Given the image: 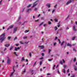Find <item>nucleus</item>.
<instances>
[{
	"label": "nucleus",
	"mask_w": 77,
	"mask_h": 77,
	"mask_svg": "<svg viewBox=\"0 0 77 77\" xmlns=\"http://www.w3.org/2000/svg\"><path fill=\"white\" fill-rule=\"evenodd\" d=\"M6 37H5V33L2 34L0 36V40H1V42L5 39Z\"/></svg>",
	"instance_id": "f257e3e1"
},
{
	"label": "nucleus",
	"mask_w": 77,
	"mask_h": 77,
	"mask_svg": "<svg viewBox=\"0 0 77 77\" xmlns=\"http://www.w3.org/2000/svg\"><path fill=\"white\" fill-rule=\"evenodd\" d=\"M13 72H12L10 74L11 77V76H12V75H13L14 73V72H15V70H14V68H15V66H13Z\"/></svg>",
	"instance_id": "f03ea898"
},
{
	"label": "nucleus",
	"mask_w": 77,
	"mask_h": 77,
	"mask_svg": "<svg viewBox=\"0 0 77 77\" xmlns=\"http://www.w3.org/2000/svg\"><path fill=\"white\" fill-rule=\"evenodd\" d=\"M14 27V25H12L10 26L8 28L7 30H9V29H11V28H12Z\"/></svg>",
	"instance_id": "7ed1b4c3"
},
{
	"label": "nucleus",
	"mask_w": 77,
	"mask_h": 77,
	"mask_svg": "<svg viewBox=\"0 0 77 77\" xmlns=\"http://www.w3.org/2000/svg\"><path fill=\"white\" fill-rule=\"evenodd\" d=\"M31 11L32 9L31 8L27 9L26 10V12L28 13L31 12Z\"/></svg>",
	"instance_id": "20e7f679"
},
{
	"label": "nucleus",
	"mask_w": 77,
	"mask_h": 77,
	"mask_svg": "<svg viewBox=\"0 0 77 77\" xmlns=\"http://www.w3.org/2000/svg\"><path fill=\"white\" fill-rule=\"evenodd\" d=\"M37 2H38V1H37L33 4V6H32L33 8H34V7L36 5H37Z\"/></svg>",
	"instance_id": "39448f33"
},
{
	"label": "nucleus",
	"mask_w": 77,
	"mask_h": 77,
	"mask_svg": "<svg viewBox=\"0 0 77 77\" xmlns=\"http://www.w3.org/2000/svg\"><path fill=\"white\" fill-rule=\"evenodd\" d=\"M10 62H11V59H10L9 58H8L7 60V63L8 64H9Z\"/></svg>",
	"instance_id": "423d86ee"
},
{
	"label": "nucleus",
	"mask_w": 77,
	"mask_h": 77,
	"mask_svg": "<svg viewBox=\"0 0 77 77\" xmlns=\"http://www.w3.org/2000/svg\"><path fill=\"white\" fill-rule=\"evenodd\" d=\"M71 2L72 1H71V0H69L66 3V5H68V4H69V3H71Z\"/></svg>",
	"instance_id": "0eeeda50"
},
{
	"label": "nucleus",
	"mask_w": 77,
	"mask_h": 77,
	"mask_svg": "<svg viewBox=\"0 0 77 77\" xmlns=\"http://www.w3.org/2000/svg\"><path fill=\"white\" fill-rule=\"evenodd\" d=\"M20 49V47H18L17 48L15 47V51H17V50H19Z\"/></svg>",
	"instance_id": "6e6552de"
},
{
	"label": "nucleus",
	"mask_w": 77,
	"mask_h": 77,
	"mask_svg": "<svg viewBox=\"0 0 77 77\" xmlns=\"http://www.w3.org/2000/svg\"><path fill=\"white\" fill-rule=\"evenodd\" d=\"M46 6H47V7H48L49 8H50V4H47L46 5Z\"/></svg>",
	"instance_id": "1a4fd4ad"
},
{
	"label": "nucleus",
	"mask_w": 77,
	"mask_h": 77,
	"mask_svg": "<svg viewBox=\"0 0 77 77\" xmlns=\"http://www.w3.org/2000/svg\"><path fill=\"white\" fill-rule=\"evenodd\" d=\"M17 28H15L14 29L13 33H15V32H16V31H17Z\"/></svg>",
	"instance_id": "9d476101"
},
{
	"label": "nucleus",
	"mask_w": 77,
	"mask_h": 77,
	"mask_svg": "<svg viewBox=\"0 0 77 77\" xmlns=\"http://www.w3.org/2000/svg\"><path fill=\"white\" fill-rule=\"evenodd\" d=\"M38 47H40V48H42V49H43V48H44V47L43 46H39Z\"/></svg>",
	"instance_id": "9b49d317"
},
{
	"label": "nucleus",
	"mask_w": 77,
	"mask_h": 77,
	"mask_svg": "<svg viewBox=\"0 0 77 77\" xmlns=\"http://www.w3.org/2000/svg\"><path fill=\"white\" fill-rule=\"evenodd\" d=\"M75 26H73V29L74 31H76V29H75Z\"/></svg>",
	"instance_id": "f8f14e48"
},
{
	"label": "nucleus",
	"mask_w": 77,
	"mask_h": 77,
	"mask_svg": "<svg viewBox=\"0 0 77 77\" xmlns=\"http://www.w3.org/2000/svg\"><path fill=\"white\" fill-rule=\"evenodd\" d=\"M67 46H69V47H71L72 46L69 43H68L67 44Z\"/></svg>",
	"instance_id": "ddd939ff"
},
{
	"label": "nucleus",
	"mask_w": 77,
	"mask_h": 77,
	"mask_svg": "<svg viewBox=\"0 0 77 77\" xmlns=\"http://www.w3.org/2000/svg\"><path fill=\"white\" fill-rule=\"evenodd\" d=\"M42 62H43V61H41L40 62V64L39 65H42Z\"/></svg>",
	"instance_id": "4468645a"
},
{
	"label": "nucleus",
	"mask_w": 77,
	"mask_h": 77,
	"mask_svg": "<svg viewBox=\"0 0 77 77\" xmlns=\"http://www.w3.org/2000/svg\"><path fill=\"white\" fill-rule=\"evenodd\" d=\"M65 43V41H63V42H62L61 44V45H63V44Z\"/></svg>",
	"instance_id": "2eb2a0df"
},
{
	"label": "nucleus",
	"mask_w": 77,
	"mask_h": 77,
	"mask_svg": "<svg viewBox=\"0 0 77 77\" xmlns=\"http://www.w3.org/2000/svg\"><path fill=\"white\" fill-rule=\"evenodd\" d=\"M63 72L65 74V70L64 69H63Z\"/></svg>",
	"instance_id": "dca6fc26"
},
{
	"label": "nucleus",
	"mask_w": 77,
	"mask_h": 77,
	"mask_svg": "<svg viewBox=\"0 0 77 77\" xmlns=\"http://www.w3.org/2000/svg\"><path fill=\"white\" fill-rule=\"evenodd\" d=\"M9 45H10L7 44L5 45V47H9Z\"/></svg>",
	"instance_id": "f3484780"
},
{
	"label": "nucleus",
	"mask_w": 77,
	"mask_h": 77,
	"mask_svg": "<svg viewBox=\"0 0 77 77\" xmlns=\"http://www.w3.org/2000/svg\"><path fill=\"white\" fill-rule=\"evenodd\" d=\"M31 6H32V4H30L27 6V8H30Z\"/></svg>",
	"instance_id": "a211bd4d"
},
{
	"label": "nucleus",
	"mask_w": 77,
	"mask_h": 77,
	"mask_svg": "<svg viewBox=\"0 0 77 77\" xmlns=\"http://www.w3.org/2000/svg\"><path fill=\"white\" fill-rule=\"evenodd\" d=\"M56 66V65L55 64L54 65V66L53 67V69H55V66Z\"/></svg>",
	"instance_id": "6ab92c4d"
},
{
	"label": "nucleus",
	"mask_w": 77,
	"mask_h": 77,
	"mask_svg": "<svg viewBox=\"0 0 77 77\" xmlns=\"http://www.w3.org/2000/svg\"><path fill=\"white\" fill-rule=\"evenodd\" d=\"M20 18H21V16H19V19L18 20L17 22H18V21H20Z\"/></svg>",
	"instance_id": "aec40b11"
},
{
	"label": "nucleus",
	"mask_w": 77,
	"mask_h": 77,
	"mask_svg": "<svg viewBox=\"0 0 77 77\" xmlns=\"http://www.w3.org/2000/svg\"><path fill=\"white\" fill-rule=\"evenodd\" d=\"M20 43L21 44H24V42L23 41H20Z\"/></svg>",
	"instance_id": "412c9836"
},
{
	"label": "nucleus",
	"mask_w": 77,
	"mask_h": 77,
	"mask_svg": "<svg viewBox=\"0 0 77 77\" xmlns=\"http://www.w3.org/2000/svg\"><path fill=\"white\" fill-rule=\"evenodd\" d=\"M25 44H28V43H29V41L28 42H24Z\"/></svg>",
	"instance_id": "4be33fe9"
},
{
	"label": "nucleus",
	"mask_w": 77,
	"mask_h": 77,
	"mask_svg": "<svg viewBox=\"0 0 77 77\" xmlns=\"http://www.w3.org/2000/svg\"><path fill=\"white\" fill-rule=\"evenodd\" d=\"M58 20H57V19L56 18L54 20L55 21V22H57Z\"/></svg>",
	"instance_id": "5701e85b"
},
{
	"label": "nucleus",
	"mask_w": 77,
	"mask_h": 77,
	"mask_svg": "<svg viewBox=\"0 0 77 77\" xmlns=\"http://www.w3.org/2000/svg\"><path fill=\"white\" fill-rule=\"evenodd\" d=\"M75 38V37H74L72 38V40H73V41L74 40Z\"/></svg>",
	"instance_id": "b1692460"
},
{
	"label": "nucleus",
	"mask_w": 77,
	"mask_h": 77,
	"mask_svg": "<svg viewBox=\"0 0 77 77\" xmlns=\"http://www.w3.org/2000/svg\"><path fill=\"white\" fill-rule=\"evenodd\" d=\"M27 36H25V37H24L23 38L24 39H27Z\"/></svg>",
	"instance_id": "393cba45"
},
{
	"label": "nucleus",
	"mask_w": 77,
	"mask_h": 77,
	"mask_svg": "<svg viewBox=\"0 0 77 77\" xmlns=\"http://www.w3.org/2000/svg\"><path fill=\"white\" fill-rule=\"evenodd\" d=\"M23 60H24V57H23L22 58L21 61H23Z\"/></svg>",
	"instance_id": "a878e982"
},
{
	"label": "nucleus",
	"mask_w": 77,
	"mask_h": 77,
	"mask_svg": "<svg viewBox=\"0 0 77 77\" xmlns=\"http://www.w3.org/2000/svg\"><path fill=\"white\" fill-rule=\"evenodd\" d=\"M14 54H15L16 56H18V54H16V52H14Z\"/></svg>",
	"instance_id": "bb28decb"
},
{
	"label": "nucleus",
	"mask_w": 77,
	"mask_h": 77,
	"mask_svg": "<svg viewBox=\"0 0 77 77\" xmlns=\"http://www.w3.org/2000/svg\"><path fill=\"white\" fill-rule=\"evenodd\" d=\"M57 72L58 73V74H60V73L59 72V69H57Z\"/></svg>",
	"instance_id": "cd10ccee"
},
{
	"label": "nucleus",
	"mask_w": 77,
	"mask_h": 77,
	"mask_svg": "<svg viewBox=\"0 0 77 77\" xmlns=\"http://www.w3.org/2000/svg\"><path fill=\"white\" fill-rule=\"evenodd\" d=\"M54 29H55V30H56L57 29V27L55 26V27Z\"/></svg>",
	"instance_id": "c85d7f7f"
},
{
	"label": "nucleus",
	"mask_w": 77,
	"mask_h": 77,
	"mask_svg": "<svg viewBox=\"0 0 77 77\" xmlns=\"http://www.w3.org/2000/svg\"><path fill=\"white\" fill-rule=\"evenodd\" d=\"M13 48V46H11V47H10V50H12V49Z\"/></svg>",
	"instance_id": "c756f323"
},
{
	"label": "nucleus",
	"mask_w": 77,
	"mask_h": 77,
	"mask_svg": "<svg viewBox=\"0 0 77 77\" xmlns=\"http://www.w3.org/2000/svg\"><path fill=\"white\" fill-rule=\"evenodd\" d=\"M74 70H75V71H77V69L76 67H74Z\"/></svg>",
	"instance_id": "7c9ffc66"
},
{
	"label": "nucleus",
	"mask_w": 77,
	"mask_h": 77,
	"mask_svg": "<svg viewBox=\"0 0 77 77\" xmlns=\"http://www.w3.org/2000/svg\"><path fill=\"white\" fill-rule=\"evenodd\" d=\"M29 55L30 56V57H31V56H32V54L31 53V52L29 53Z\"/></svg>",
	"instance_id": "2f4dec72"
},
{
	"label": "nucleus",
	"mask_w": 77,
	"mask_h": 77,
	"mask_svg": "<svg viewBox=\"0 0 77 77\" xmlns=\"http://www.w3.org/2000/svg\"><path fill=\"white\" fill-rule=\"evenodd\" d=\"M29 32V30H26L25 31V33H27V32Z\"/></svg>",
	"instance_id": "473e14b6"
},
{
	"label": "nucleus",
	"mask_w": 77,
	"mask_h": 77,
	"mask_svg": "<svg viewBox=\"0 0 77 77\" xmlns=\"http://www.w3.org/2000/svg\"><path fill=\"white\" fill-rule=\"evenodd\" d=\"M34 10L35 11H37V10H38V8H35Z\"/></svg>",
	"instance_id": "72a5a7b5"
},
{
	"label": "nucleus",
	"mask_w": 77,
	"mask_h": 77,
	"mask_svg": "<svg viewBox=\"0 0 77 77\" xmlns=\"http://www.w3.org/2000/svg\"><path fill=\"white\" fill-rule=\"evenodd\" d=\"M44 23V22H42V23H41L40 25H39V26H41V25H42V24H43V23Z\"/></svg>",
	"instance_id": "f704fd0d"
},
{
	"label": "nucleus",
	"mask_w": 77,
	"mask_h": 77,
	"mask_svg": "<svg viewBox=\"0 0 77 77\" xmlns=\"http://www.w3.org/2000/svg\"><path fill=\"white\" fill-rule=\"evenodd\" d=\"M30 71H31L32 72V74H33V70H30Z\"/></svg>",
	"instance_id": "c9c22d12"
},
{
	"label": "nucleus",
	"mask_w": 77,
	"mask_h": 77,
	"mask_svg": "<svg viewBox=\"0 0 77 77\" xmlns=\"http://www.w3.org/2000/svg\"><path fill=\"white\" fill-rule=\"evenodd\" d=\"M53 60V59H48V60L49 62H50V61H51V60Z\"/></svg>",
	"instance_id": "e433bc0d"
},
{
	"label": "nucleus",
	"mask_w": 77,
	"mask_h": 77,
	"mask_svg": "<svg viewBox=\"0 0 77 77\" xmlns=\"http://www.w3.org/2000/svg\"><path fill=\"white\" fill-rule=\"evenodd\" d=\"M51 49H49V54H50V52H51Z\"/></svg>",
	"instance_id": "4c0bfd02"
},
{
	"label": "nucleus",
	"mask_w": 77,
	"mask_h": 77,
	"mask_svg": "<svg viewBox=\"0 0 77 77\" xmlns=\"http://www.w3.org/2000/svg\"><path fill=\"white\" fill-rule=\"evenodd\" d=\"M76 60V58H75L73 60V61L75 62V61Z\"/></svg>",
	"instance_id": "58836bf2"
},
{
	"label": "nucleus",
	"mask_w": 77,
	"mask_h": 77,
	"mask_svg": "<svg viewBox=\"0 0 77 77\" xmlns=\"http://www.w3.org/2000/svg\"><path fill=\"white\" fill-rule=\"evenodd\" d=\"M56 6H57V4H56L55 6H54V8H56Z\"/></svg>",
	"instance_id": "ea45409f"
},
{
	"label": "nucleus",
	"mask_w": 77,
	"mask_h": 77,
	"mask_svg": "<svg viewBox=\"0 0 77 77\" xmlns=\"http://www.w3.org/2000/svg\"><path fill=\"white\" fill-rule=\"evenodd\" d=\"M60 63L61 64V65H62L63 63H62V61H60Z\"/></svg>",
	"instance_id": "a19ab883"
},
{
	"label": "nucleus",
	"mask_w": 77,
	"mask_h": 77,
	"mask_svg": "<svg viewBox=\"0 0 77 77\" xmlns=\"http://www.w3.org/2000/svg\"><path fill=\"white\" fill-rule=\"evenodd\" d=\"M26 72V69H24V71L23 72V73H24V72Z\"/></svg>",
	"instance_id": "79ce46f5"
},
{
	"label": "nucleus",
	"mask_w": 77,
	"mask_h": 77,
	"mask_svg": "<svg viewBox=\"0 0 77 77\" xmlns=\"http://www.w3.org/2000/svg\"><path fill=\"white\" fill-rule=\"evenodd\" d=\"M38 21H39V19H38L37 20H35V22H38Z\"/></svg>",
	"instance_id": "37998d69"
},
{
	"label": "nucleus",
	"mask_w": 77,
	"mask_h": 77,
	"mask_svg": "<svg viewBox=\"0 0 77 77\" xmlns=\"http://www.w3.org/2000/svg\"><path fill=\"white\" fill-rule=\"evenodd\" d=\"M64 68H66V65H64Z\"/></svg>",
	"instance_id": "c03bdc74"
},
{
	"label": "nucleus",
	"mask_w": 77,
	"mask_h": 77,
	"mask_svg": "<svg viewBox=\"0 0 77 77\" xmlns=\"http://www.w3.org/2000/svg\"><path fill=\"white\" fill-rule=\"evenodd\" d=\"M36 62H35V63H34V65H33V66H35V65H36Z\"/></svg>",
	"instance_id": "a18cd8bd"
},
{
	"label": "nucleus",
	"mask_w": 77,
	"mask_h": 77,
	"mask_svg": "<svg viewBox=\"0 0 77 77\" xmlns=\"http://www.w3.org/2000/svg\"><path fill=\"white\" fill-rule=\"evenodd\" d=\"M73 51H76V50H75V48H73Z\"/></svg>",
	"instance_id": "49530a36"
},
{
	"label": "nucleus",
	"mask_w": 77,
	"mask_h": 77,
	"mask_svg": "<svg viewBox=\"0 0 77 77\" xmlns=\"http://www.w3.org/2000/svg\"><path fill=\"white\" fill-rule=\"evenodd\" d=\"M75 77V75H73L72 76H71V77Z\"/></svg>",
	"instance_id": "de8ad7c7"
},
{
	"label": "nucleus",
	"mask_w": 77,
	"mask_h": 77,
	"mask_svg": "<svg viewBox=\"0 0 77 77\" xmlns=\"http://www.w3.org/2000/svg\"><path fill=\"white\" fill-rule=\"evenodd\" d=\"M57 39V37H56L55 38V40H56Z\"/></svg>",
	"instance_id": "09e8293b"
},
{
	"label": "nucleus",
	"mask_w": 77,
	"mask_h": 77,
	"mask_svg": "<svg viewBox=\"0 0 77 77\" xmlns=\"http://www.w3.org/2000/svg\"><path fill=\"white\" fill-rule=\"evenodd\" d=\"M58 40L59 42V44H60L61 42L60 41V39H58Z\"/></svg>",
	"instance_id": "8fccbe9b"
},
{
	"label": "nucleus",
	"mask_w": 77,
	"mask_h": 77,
	"mask_svg": "<svg viewBox=\"0 0 77 77\" xmlns=\"http://www.w3.org/2000/svg\"><path fill=\"white\" fill-rule=\"evenodd\" d=\"M48 24H51V22L50 21H49Z\"/></svg>",
	"instance_id": "3c124183"
},
{
	"label": "nucleus",
	"mask_w": 77,
	"mask_h": 77,
	"mask_svg": "<svg viewBox=\"0 0 77 77\" xmlns=\"http://www.w3.org/2000/svg\"><path fill=\"white\" fill-rule=\"evenodd\" d=\"M2 0H1V1L0 2V5H2Z\"/></svg>",
	"instance_id": "603ef678"
},
{
	"label": "nucleus",
	"mask_w": 77,
	"mask_h": 77,
	"mask_svg": "<svg viewBox=\"0 0 77 77\" xmlns=\"http://www.w3.org/2000/svg\"><path fill=\"white\" fill-rule=\"evenodd\" d=\"M42 56H44V53H42Z\"/></svg>",
	"instance_id": "864d4df0"
},
{
	"label": "nucleus",
	"mask_w": 77,
	"mask_h": 77,
	"mask_svg": "<svg viewBox=\"0 0 77 77\" xmlns=\"http://www.w3.org/2000/svg\"><path fill=\"white\" fill-rule=\"evenodd\" d=\"M63 63H65V60H63Z\"/></svg>",
	"instance_id": "5fc2aeb1"
},
{
	"label": "nucleus",
	"mask_w": 77,
	"mask_h": 77,
	"mask_svg": "<svg viewBox=\"0 0 77 77\" xmlns=\"http://www.w3.org/2000/svg\"><path fill=\"white\" fill-rule=\"evenodd\" d=\"M40 15H41V14H39L37 16V17H39Z\"/></svg>",
	"instance_id": "6e6d98bb"
},
{
	"label": "nucleus",
	"mask_w": 77,
	"mask_h": 77,
	"mask_svg": "<svg viewBox=\"0 0 77 77\" xmlns=\"http://www.w3.org/2000/svg\"><path fill=\"white\" fill-rule=\"evenodd\" d=\"M55 11L54 10H53V11H52V13H53Z\"/></svg>",
	"instance_id": "4d7b16f0"
},
{
	"label": "nucleus",
	"mask_w": 77,
	"mask_h": 77,
	"mask_svg": "<svg viewBox=\"0 0 77 77\" xmlns=\"http://www.w3.org/2000/svg\"><path fill=\"white\" fill-rule=\"evenodd\" d=\"M17 37H16L14 39V40H15V39H17Z\"/></svg>",
	"instance_id": "13d9d810"
},
{
	"label": "nucleus",
	"mask_w": 77,
	"mask_h": 77,
	"mask_svg": "<svg viewBox=\"0 0 77 77\" xmlns=\"http://www.w3.org/2000/svg\"><path fill=\"white\" fill-rule=\"evenodd\" d=\"M56 44V43H54V45H55Z\"/></svg>",
	"instance_id": "bf43d9fd"
},
{
	"label": "nucleus",
	"mask_w": 77,
	"mask_h": 77,
	"mask_svg": "<svg viewBox=\"0 0 77 77\" xmlns=\"http://www.w3.org/2000/svg\"><path fill=\"white\" fill-rule=\"evenodd\" d=\"M8 39H11V37H8Z\"/></svg>",
	"instance_id": "052dcab7"
},
{
	"label": "nucleus",
	"mask_w": 77,
	"mask_h": 77,
	"mask_svg": "<svg viewBox=\"0 0 77 77\" xmlns=\"http://www.w3.org/2000/svg\"><path fill=\"white\" fill-rule=\"evenodd\" d=\"M47 75H51V74H50V73H48V74H47Z\"/></svg>",
	"instance_id": "680f3d73"
},
{
	"label": "nucleus",
	"mask_w": 77,
	"mask_h": 77,
	"mask_svg": "<svg viewBox=\"0 0 77 77\" xmlns=\"http://www.w3.org/2000/svg\"><path fill=\"white\" fill-rule=\"evenodd\" d=\"M66 30H68V29H69V28L68 27H67L66 28Z\"/></svg>",
	"instance_id": "e2e57ef3"
},
{
	"label": "nucleus",
	"mask_w": 77,
	"mask_h": 77,
	"mask_svg": "<svg viewBox=\"0 0 77 77\" xmlns=\"http://www.w3.org/2000/svg\"><path fill=\"white\" fill-rule=\"evenodd\" d=\"M6 50V48H5L4 50V51H5Z\"/></svg>",
	"instance_id": "0e129e2a"
},
{
	"label": "nucleus",
	"mask_w": 77,
	"mask_h": 77,
	"mask_svg": "<svg viewBox=\"0 0 77 77\" xmlns=\"http://www.w3.org/2000/svg\"><path fill=\"white\" fill-rule=\"evenodd\" d=\"M43 59V57H42L41 58H40V59Z\"/></svg>",
	"instance_id": "69168bd1"
},
{
	"label": "nucleus",
	"mask_w": 77,
	"mask_h": 77,
	"mask_svg": "<svg viewBox=\"0 0 77 77\" xmlns=\"http://www.w3.org/2000/svg\"><path fill=\"white\" fill-rule=\"evenodd\" d=\"M19 44H16V46H18V45Z\"/></svg>",
	"instance_id": "338daca9"
},
{
	"label": "nucleus",
	"mask_w": 77,
	"mask_h": 77,
	"mask_svg": "<svg viewBox=\"0 0 77 77\" xmlns=\"http://www.w3.org/2000/svg\"><path fill=\"white\" fill-rule=\"evenodd\" d=\"M69 69H68L67 70V72H69Z\"/></svg>",
	"instance_id": "774afa93"
}]
</instances>
